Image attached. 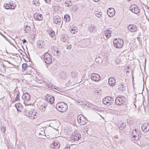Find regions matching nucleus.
<instances>
[{
  "instance_id": "obj_1",
  "label": "nucleus",
  "mask_w": 149,
  "mask_h": 149,
  "mask_svg": "<svg viewBox=\"0 0 149 149\" xmlns=\"http://www.w3.org/2000/svg\"><path fill=\"white\" fill-rule=\"evenodd\" d=\"M56 108L58 111L63 113L67 111L68 109V106L65 102H60L56 104Z\"/></svg>"
},
{
  "instance_id": "obj_2",
  "label": "nucleus",
  "mask_w": 149,
  "mask_h": 149,
  "mask_svg": "<svg viewBox=\"0 0 149 149\" xmlns=\"http://www.w3.org/2000/svg\"><path fill=\"white\" fill-rule=\"evenodd\" d=\"M124 42L122 39L114 38L113 43L114 46L116 48H121L123 46Z\"/></svg>"
},
{
  "instance_id": "obj_3",
  "label": "nucleus",
  "mask_w": 149,
  "mask_h": 149,
  "mask_svg": "<svg viewBox=\"0 0 149 149\" xmlns=\"http://www.w3.org/2000/svg\"><path fill=\"white\" fill-rule=\"evenodd\" d=\"M77 119L79 123L82 125H86L88 121L86 118L82 114L78 115Z\"/></svg>"
},
{
  "instance_id": "obj_4",
  "label": "nucleus",
  "mask_w": 149,
  "mask_h": 149,
  "mask_svg": "<svg viewBox=\"0 0 149 149\" xmlns=\"http://www.w3.org/2000/svg\"><path fill=\"white\" fill-rule=\"evenodd\" d=\"M140 132L136 129H134L132 133V135L133 136L132 138H134V140L137 141L141 137Z\"/></svg>"
},
{
  "instance_id": "obj_5",
  "label": "nucleus",
  "mask_w": 149,
  "mask_h": 149,
  "mask_svg": "<svg viewBox=\"0 0 149 149\" xmlns=\"http://www.w3.org/2000/svg\"><path fill=\"white\" fill-rule=\"evenodd\" d=\"M81 136L80 134L78 132H75L70 137V139L74 141H77L81 138Z\"/></svg>"
},
{
  "instance_id": "obj_6",
  "label": "nucleus",
  "mask_w": 149,
  "mask_h": 149,
  "mask_svg": "<svg viewBox=\"0 0 149 149\" xmlns=\"http://www.w3.org/2000/svg\"><path fill=\"white\" fill-rule=\"evenodd\" d=\"M44 58L45 63L47 64L51 63V56L48 52H46L44 55Z\"/></svg>"
},
{
  "instance_id": "obj_7",
  "label": "nucleus",
  "mask_w": 149,
  "mask_h": 149,
  "mask_svg": "<svg viewBox=\"0 0 149 149\" xmlns=\"http://www.w3.org/2000/svg\"><path fill=\"white\" fill-rule=\"evenodd\" d=\"M125 102V98L123 96L116 97L115 100V103L116 104L120 105L123 104Z\"/></svg>"
},
{
  "instance_id": "obj_8",
  "label": "nucleus",
  "mask_w": 149,
  "mask_h": 149,
  "mask_svg": "<svg viewBox=\"0 0 149 149\" xmlns=\"http://www.w3.org/2000/svg\"><path fill=\"white\" fill-rule=\"evenodd\" d=\"M127 28L128 31L132 33L136 32L137 30V26L134 24H130L129 25Z\"/></svg>"
},
{
  "instance_id": "obj_9",
  "label": "nucleus",
  "mask_w": 149,
  "mask_h": 149,
  "mask_svg": "<svg viewBox=\"0 0 149 149\" xmlns=\"http://www.w3.org/2000/svg\"><path fill=\"white\" fill-rule=\"evenodd\" d=\"M91 77L92 80L95 81H98L100 79V75L97 73H92L91 75Z\"/></svg>"
},
{
  "instance_id": "obj_10",
  "label": "nucleus",
  "mask_w": 149,
  "mask_h": 149,
  "mask_svg": "<svg viewBox=\"0 0 149 149\" xmlns=\"http://www.w3.org/2000/svg\"><path fill=\"white\" fill-rule=\"evenodd\" d=\"M46 102H48L50 104H52L54 102V97L51 95H49L47 94L45 97Z\"/></svg>"
},
{
  "instance_id": "obj_11",
  "label": "nucleus",
  "mask_w": 149,
  "mask_h": 149,
  "mask_svg": "<svg viewBox=\"0 0 149 149\" xmlns=\"http://www.w3.org/2000/svg\"><path fill=\"white\" fill-rule=\"evenodd\" d=\"M3 6L4 8L6 9H15V6L14 5L13 3H4L3 5Z\"/></svg>"
},
{
  "instance_id": "obj_12",
  "label": "nucleus",
  "mask_w": 149,
  "mask_h": 149,
  "mask_svg": "<svg viewBox=\"0 0 149 149\" xmlns=\"http://www.w3.org/2000/svg\"><path fill=\"white\" fill-rule=\"evenodd\" d=\"M130 10L135 14H137L139 13V10L138 6L136 5H133L130 8Z\"/></svg>"
},
{
  "instance_id": "obj_13",
  "label": "nucleus",
  "mask_w": 149,
  "mask_h": 149,
  "mask_svg": "<svg viewBox=\"0 0 149 149\" xmlns=\"http://www.w3.org/2000/svg\"><path fill=\"white\" fill-rule=\"evenodd\" d=\"M53 21L54 22L58 25H60L61 23V25L62 24V19L61 18L58 16H55L53 19Z\"/></svg>"
},
{
  "instance_id": "obj_14",
  "label": "nucleus",
  "mask_w": 149,
  "mask_h": 149,
  "mask_svg": "<svg viewBox=\"0 0 149 149\" xmlns=\"http://www.w3.org/2000/svg\"><path fill=\"white\" fill-rule=\"evenodd\" d=\"M107 13L109 17H113L115 14V10L113 8H109L107 10Z\"/></svg>"
},
{
  "instance_id": "obj_15",
  "label": "nucleus",
  "mask_w": 149,
  "mask_h": 149,
  "mask_svg": "<svg viewBox=\"0 0 149 149\" xmlns=\"http://www.w3.org/2000/svg\"><path fill=\"white\" fill-rule=\"evenodd\" d=\"M60 145L58 141L53 142L50 145L51 149H58Z\"/></svg>"
},
{
  "instance_id": "obj_16",
  "label": "nucleus",
  "mask_w": 149,
  "mask_h": 149,
  "mask_svg": "<svg viewBox=\"0 0 149 149\" xmlns=\"http://www.w3.org/2000/svg\"><path fill=\"white\" fill-rule=\"evenodd\" d=\"M22 98L23 100L26 102L30 100L31 96L29 93H26L23 95Z\"/></svg>"
},
{
  "instance_id": "obj_17",
  "label": "nucleus",
  "mask_w": 149,
  "mask_h": 149,
  "mask_svg": "<svg viewBox=\"0 0 149 149\" xmlns=\"http://www.w3.org/2000/svg\"><path fill=\"white\" fill-rule=\"evenodd\" d=\"M141 127L143 131L147 132L149 130V124L144 123L141 125Z\"/></svg>"
},
{
  "instance_id": "obj_18",
  "label": "nucleus",
  "mask_w": 149,
  "mask_h": 149,
  "mask_svg": "<svg viewBox=\"0 0 149 149\" xmlns=\"http://www.w3.org/2000/svg\"><path fill=\"white\" fill-rule=\"evenodd\" d=\"M48 105V102H45L40 106L39 109L42 112H44L46 109Z\"/></svg>"
},
{
  "instance_id": "obj_19",
  "label": "nucleus",
  "mask_w": 149,
  "mask_h": 149,
  "mask_svg": "<svg viewBox=\"0 0 149 149\" xmlns=\"http://www.w3.org/2000/svg\"><path fill=\"white\" fill-rule=\"evenodd\" d=\"M34 17L36 20L40 21L42 19L43 16L42 14L36 13L34 15Z\"/></svg>"
},
{
  "instance_id": "obj_20",
  "label": "nucleus",
  "mask_w": 149,
  "mask_h": 149,
  "mask_svg": "<svg viewBox=\"0 0 149 149\" xmlns=\"http://www.w3.org/2000/svg\"><path fill=\"white\" fill-rule=\"evenodd\" d=\"M14 95H16V96L15 98H13V102H14L15 101H19V92L17 91H14Z\"/></svg>"
},
{
  "instance_id": "obj_21",
  "label": "nucleus",
  "mask_w": 149,
  "mask_h": 149,
  "mask_svg": "<svg viewBox=\"0 0 149 149\" xmlns=\"http://www.w3.org/2000/svg\"><path fill=\"white\" fill-rule=\"evenodd\" d=\"M70 31L71 32L73 33H75L77 32V28L74 27L73 25L71 26L69 29Z\"/></svg>"
},
{
  "instance_id": "obj_22",
  "label": "nucleus",
  "mask_w": 149,
  "mask_h": 149,
  "mask_svg": "<svg viewBox=\"0 0 149 149\" xmlns=\"http://www.w3.org/2000/svg\"><path fill=\"white\" fill-rule=\"evenodd\" d=\"M15 107L17 109V110L19 111H21L23 107L22 105L19 103L15 104Z\"/></svg>"
},
{
  "instance_id": "obj_23",
  "label": "nucleus",
  "mask_w": 149,
  "mask_h": 149,
  "mask_svg": "<svg viewBox=\"0 0 149 149\" xmlns=\"http://www.w3.org/2000/svg\"><path fill=\"white\" fill-rule=\"evenodd\" d=\"M116 80L113 78H110L109 79V84L111 86H113L115 84Z\"/></svg>"
},
{
  "instance_id": "obj_24",
  "label": "nucleus",
  "mask_w": 149,
  "mask_h": 149,
  "mask_svg": "<svg viewBox=\"0 0 149 149\" xmlns=\"http://www.w3.org/2000/svg\"><path fill=\"white\" fill-rule=\"evenodd\" d=\"M102 102L104 104L107 105H109L111 104L112 103H113V101H111V102L107 101V98H104L103 99Z\"/></svg>"
},
{
  "instance_id": "obj_25",
  "label": "nucleus",
  "mask_w": 149,
  "mask_h": 149,
  "mask_svg": "<svg viewBox=\"0 0 149 149\" xmlns=\"http://www.w3.org/2000/svg\"><path fill=\"white\" fill-rule=\"evenodd\" d=\"M125 86H124L123 84H121L118 85V89L121 92H123L125 90Z\"/></svg>"
},
{
  "instance_id": "obj_26",
  "label": "nucleus",
  "mask_w": 149,
  "mask_h": 149,
  "mask_svg": "<svg viewBox=\"0 0 149 149\" xmlns=\"http://www.w3.org/2000/svg\"><path fill=\"white\" fill-rule=\"evenodd\" d=\"M38 46L39 47V48H42L44 47L43 46L45 45V43L43 42L42 41H38L37 43Z\"/></svg>"
},
{
  "instance_id": "obj_27",
  "label": "nucleus",
  "mask_w": 149,
  "mask_h": 149,
  "mask_svg": "<svg viewBox=\"0 0 149 149\" xmlns=\"http://www.w3.org/2000/svg\"><path fill=\"white\" fill-rule=\"evenodd\" d=\"M111 31L109 30H108L105 31L104 34L107 38H109V36H111Z\"/></svg>"
},
{
  "instance_id": "obj_28",
  "label": "nucleus",
  "mask_w": 149,
  "mask_h": 149,
  "mask_svg": "<svg viewBox=\"0 0 149 149\" xmlns=\"http://www.w3.org/2000/svg\"><path fill=\"white\" fill-rule=\"evenodd\" d=\"M126 126L125 124L123 123H122L120 124L119 123L118 124V126L119 127V129L121 130H124Z\"/></svg>"
},
{
  "instance_id": "obj_29",
  "label": "nucleus",
  "mask_w": 149,
  "mask_h": 149,
  "mask_svg": "<svg viewBox=\"0 0 149 149\" xmlns=\"http://www.w3.org/2000/svg\"><path fill=\"white\" fill-rule=\"evenodd\" d=\"M30 30V27L28 25H26L24 27V30L25 33H29Z\"/></svg>"
},
{
  "instance_id": "obj_30",
  "label": "nucleus",
  "mask_w": 149,
  "mask_h": 149,
  "mask_svg": "<svg viewBox=\"0 0 149 149\" xmlns=\"http://www.w3.org/2000/svg\"><path fill=\"white\" fill-rule=\"evenodd\" d=\"M95 15L98 17H101L102 16V13L101 12L98 11H95Z\"/></svg>"
},
{
  "instance_id": "obj_31",
  "label": "nucleus",
  "mask_w": 149,
  "mask_h": 149,
  "mask_svg": "<svg viewBox=\"0 0 149 149\" xmlns=\"http://www.w3.org/2000/svg\"><path fill=\"white\" fill-rule=\"evenodd\" d=\"M64 20L66 22H69L70 20V17L68 15H65L64 17Z\"/></svg>"
},
{
  "instance_id": "obj_32",
  "label": "nucleus",
  "mask_w": 149,
  "mask_h": 149,
  "mask_svg": "<svg viewBox=\"0 0 149 149\" xmlns=\"http://www.w3.org/2000/svg\"><path fill=\"white\" fill-rule=\"evenodd\" d=\"M5 67L3 64V63L2 62H0V70H5Z\"/></svg>"
},
{
  "instance_id": "obj_33",
  "label": "nucleus",
  "mask_w": 149,
  "mask_h": 149,
  "mask_svg": "<svg viewBox=\"0 0 149 149\" xmlns=\"http://www.w3.org/2000/svg\"><path fill=\"white\" fill-rule=\"evenodd\" d=\"M94 29V27L92 25H90L89 26H88V30L91 33H92L93 32Z\"/></svg>"
},
{
  "instance_id": "obj_34",
  "label": "nucleus",
  "mask_w": 149,
  "mask_h": 149,
  "mask_svg": "<svg viewBox=\"0 0 149 149\" xmlns=\"http://www.w3.org/2000/svg\"><path fill=\"white\" fill-rule=\"evenodd\" d=\"M65 6L67 7L70 6L72 4V2L70 1H68L65 3Z\"/></svg>"
},
{
  "instance_id": "obj_35",
  "label": "nucleus",
  "mask_w": 149,
  "mask_h": 149,
  "mask_svg": "<svg viewBox=\"0 0 149 149\" xmlns=\"http://www.w3.org/2000/svg\"><path fill=\"white\" fill-rule=\"evenodd\" d=\"M101 93V90L98 89L95 90L94 91V94L95 95H99Z\"/></svg>"
},
{
  "instance_id": "obj_36",
  "label": "nucleus",
  "mask_w": 149,
  "mask_h": 149,
  "mask_svg": "<svg viewBox=\"0 0 149 149\" xmlns=\"http://www.w3.org/2000/svg\"><path fill=\"white\" fill-rule=\"evenodd\" d=\"M67 75L66 73L64 72H62L61 75V77L63 79H65L67 77Z\"/></svg>"
},
{
  "instance_id": "obj_37",
  "label": "nucleus",
  "mask_w": 149,
  "mask_h": 149,
  "mask_svg": "<svg viewBox=\"0 0 149 149\" xmlns=\"http://www.w3.org/2000/svg\"><path fill=\"white\" fill-rule=\"evenodd\" d=\"M104 98H107V101H109L110 102H111V101H113V102L114 101L113 98L112 97H111L110 96H107L106 97H104Z\"/></svg>"
},
{
  "instance_id": "obj_38",
  "label": "nucleus",
  "mask_w": 149,
  "mask_h": 149,
  "mask_svg": "<svg viewBox=\"0 0 149 149\" xmlns=\"http://www.w3.org/2000/svg\"><path fill=\"white\" fill-rule=\"evenodd\" d=\"M71 75L72 77L75 78L77 75V73L76 72H71Z\"/></svg>"
},
{
  "instance_id": "obj_39",
  "label": "nucleus",
  "mask_w": 149,
  "mask_h": 149,
  "mask_svg": "<svg viewBox=\"0 0 149 149\" xmlns=\"http://www.w3.org/2000/svg\"><path fill=\"white\" fill-rule=\"evenodd\" d=\"M49 88L50 89H53L54 88V86H52V84L51 83H48L47 84V86H46V88Z\"/></svg>"
},
{
  "instance_id": "obj_40",
  "label": "nucleus",
  "mask_w": 149,
  "mask_h": 149,
  "mask_svg": "<svg viewBox=\"0 0 149 149\" xmlns=\"http://www.w3.org/2000/svg\"><path fill=\"white\" fill-rule=\"evenodd\" d=\"M22 70L24 71L27 67V65L26 63H24L22 64Z\"/></svg>"
},
{
  "instance_id": "obj_41",
  "label": "nucleus",
  "mask_w": 149,
  "mask_h": 149,
  "mask_svg": "<svg viewBox=\"0 0 149 149\" xmlns=\"http://www.w3.org/2000/svg\"><path fill=\"white\" fill-rule=\"evenodd\" d=\"M6 127H1V130L2 133L4 134L5 132Z\"/></svg>"
},
{
  "instance_id": "obj_42",
  "label": "nucleus",
  "mask_w": 149,
  "mask_h": 149,
  "mask_svg": "<svg viewBox=\"0 0 149 149\" xmlns=\"http://www.w3.org/2000/svg\"><path fill=\"white\" fill-rule=\"evenodd\" d=\"M127 123L128 124H132L133 123L132 118H129L127 119Z\"/></svg>"
},
{
  "instance_id": "obj_43",
  "label": "nucleus",
  "mask_w": 149,
  "mask_h": 149,
  "mask_svg": "<svg viewBox=\"0 0 149 149\" xmlns=\"http://www.w3.org/2000/svg\"><path fill=\"white\" fill-rule=\"evenodd\" d=\"M55 52H56V55L58 56L60 55L61 53V51L58 49L57 50L54 49Z\"/></svg>"
},
{
  "instance_id": "obj_44",
  "label": "nucleus",
  "mask_w": 149,
  "mask_h": 149,
  "mask_svg": "<svg viewBox=\"0 0 149 149\" xmlns=\"http://www.w3.org/2000/svg\"><path fill=\"white\" fill-rule=\"evenodd\" d=\"M93 109L99 112L101 111V108H100L98 107L97 106H95V107L93 108Z\"/></svg>"
},
{
  "instance_id": "obj_45",
  "label": "nucleus",
  "mask_w": 149,
  "mask_h": 149,
  "mask_svg": "<svg viewBox=\"0 0 149 149\" xmlns=\"http://www.w3.org/2000/svg\"><path fill=\"white\" fill-rule=\"evenodd\" d=\"M35 113H33V112H30L29 113V114L31 115V116H33V118H35V117L36 116V114H35Z\"/></svg>"
},
{
  "instance_id": "obj_46",
  "label": "nucleus",
  "mask_w": 149,
  "mask_h": 149,
  "mask_svg": "<svg viewBox=\"0 0 149 149\" xmlns=\"http://www.w3.org/2000/svg\"><path fill=\"white\" fill-rule=\"evenodd\" d=\"M88 129L87 128H83V129L82 130V131L85 134H86V133H88Z\"/></svg>"
},
{
  "instance_id": "obj_47",
  "label": "nucleus",
  "mask_w": 149,
  "mask_h": 149,
  "mask_svg": "<svg viewBox=\"0 0 149 149\" xmlns=\"http://www.w3.org/2000/svg\"><path fill=\"white\" fill-rule=\"evenodd\" d=\"M0 34L3 36L7 41L10 42V40L2 33H0Z\"/></svg>"
},
{
  "instance_id": "obj_48",
  "label": "nucleus",
  "mask_w": 149,
  "mask_h": 149,
  "mask_svg": "<svg viewBox=\"0 0 149 149\" xmlns=\"http://www.w3.org/2000/svg\"><path fill=\"white\" fill-rule=\"evenodd\" d=\"M65 47L67 49L70 50L72 48V45H67L65 46Z\"/></svg>"
},
{
  "instance_id": "obj_49",
  "label": "nucleus",
  "mask_w": 149,
  "mask_h": 149,
  "mask_svg": "<svg viewBox=\"0 0 149 149\" xmlns=\"http://www.w3.org/2000/svg\"><path fill=\"white\" fill-rule=\"evenodd\" d=\"M66 40V39L65 38V36H63L62 38L61 39V41H62L63 42H65Z\"/></svg>"
},
{
  "instance_id": "obj_50",
  "label": "nucleus",
  "mask_w": 149,
  "mask_h": 149,
  "mask_svg": "<svg viewBox=\"0 0 149 149\" xmlns=\"http://www.w3.org/2000/svg\"><path fill=\"white\" fill-rule=\"evenodd\" d=\"M70 146L69 145L67 144L66 145L65 148L64 149H70Z\"/></svg>"
},
{
  "instance_id": "obj_51",
  "label": "nucleus",
  "mask_w": 149,
  "mask_h": 149,
  "mask_svg": "<svg viewBox=\"0 0 149 149\" xmlns=\"http://www.w3.org/2000/svg\"><path fill=\"white\" fill-rule=\"evenodd\" d=\"M52 35H51V36L52 37H53L54 36L55 33L54 31H52Z\"/></svg>"
},
{
  "instance_id": "obj_52",
  "label": "nucleus",
  "mask_w": 149,
  "mask_h": 149,
  "mask_svg": "<svg viewBox=\"0 0 149 149\" xmlns=\"http://www.w3.org/2000/svg\"><path fill=\"white\" fill-rule=\"evenodd\" d=\"M45 2L47 3H50V2L51 1V0H44Z\"/></svg>"
},
{
  "instance_id": "obj_53",
  "label": "nucleus",
  "mask_w": 149,
  "mask_h": 149,
  "mask_svg": "<svg viewBox=\"0 0 149 149\" xmlns=\"http://www.w3.org/2000/svg\"><path fill=\"white\" fill-rule=\"evenodd\" d=\"M74 116V114L72 113H70L68 114V116L70 117H72Z\"/></svg>"
},
{
  "instance_id": "obj_54",
  "label": "nucleus",
  "mask_w": 149,
  "mask_h": 149,
  "mask_svg": "<svg viewBox=\"0 0 149 149\" xmlns=\"http://www.w3.org/2000/svg\"><path fill=\"white\" fill-rule=\"evenodd\" d=\"M43 84L46 86H47V84H48V83L46 81H43Z\"/></svg>"
},
{
  "instance_id": "obj_55",
  "label": "nucleus",
  "mask_w": 149,
  "mask_h": 149,
  "mask_svg": "<svg viewBox=\"0 0 149 149\" xmlns=\"http://www.w3.org/2000/svg\"><path fill=\"white\" fill-rule=\"evenodd\" d=\"M52 31H53V30L52 29L50 31H49L48 32L50 36L52 35Z\"/></svg>"
},
{
  "instance_id": "obj_56",
  "label": "nucleus",
  "mask_w": 149,
  "mask_h": 149,
  "mask_svg": "<svg viewBox=\"0 0 149 149\" xmlns=\"http://www.w3.org/2000/svg\"><path fill=\"white\" fill-rule=\"evenodd\" d=\"M22 41H23V44H24V43H25L26 42V40L25 39H24L23 40H22Z\"/></svg>"
},
{
  "instance_id": "obj_57",
  "label": "nucleus",
  "mask_w": 149,
  "mask_h": 149,
  "mask_svg": "<svg viewBox=\"0 0 149 149\" xmlns=\"http://www.w3.org/2000/svg\"><path fill=\"white\" fill-rule=\"evenodd\" d=\"M45 130L44 131H41V133L42 134H43L44 135V134L45 135Z\"/></svg>"
},
{
  "instance_id": "obj_58",
  "label": "nucleus",
  "mask_w": 149,
  "mask_h": 149,
  "mask_svg": "<svg viewBox=\"0 0 149 149\" xmlns=\"http://www.w3.org/2000/svg\"><path fill=\"white\" fill-rule=\"evenodd\" d=\"M4 61L8 62L9 64H12L10 61H8L4 60Z\"/></svg>"
},
{
  "instance_id": "obj_59",
  "label": "nucleus",
  "mask_w": 149,
  "mask_h": 149,
  "mask_svg": "<svg viewBox=\"0 0 149 149\" xmlns=\"http://www.w3.org/2000/svg\"><path fill=\"white\" fill-rule=\"evenodd\" d=\"M95 2H97L99 1L100 0H93Z\"/></svg>"
},
{
  "instance_id": "obj_60",
  "label": "nucleus",
  "mask_w": 149,
  "mask_h": 149,
  "mask_svg": "<svg viewBox=\"0 0 149 149\" xmlns=\"http://www.w3.org/2000/svg\"><path fill=\"white\" fill-rule=\"evenodd\" d=\"M99 61H100L98 62L99 63H101L102 62V59H101L100 60H99Z\"/></svg>"
},
{
  "instance_id": "obj_61",
  "label": "nucleus",
  "mask_w": 149,
  "mask_h": 149,
  "mask_svg": "<svg viewBox=\"0 0 149 149\" xmlns=\"http://www.w3.org/2000/svg\"><path fill=\"white\" fill-rule=\"evenodd\" d=\"M35 1H34V2H35ZM33 5H35L36 6H37V5L36 4V3H35V2H33Z\"/></svg>"
},
{
  "instance_id": "obj_62",
  "label": "nucleus",
  "mask_w": 149,
  "mask_h": 149,
  "mask_svg": "<svg viewBox=\"0 0 149 149\" xmlns=\"http://www.w3.org/2000/svg\"><path fill=\"white\" fill-rule=\"evenodd\" d=\"M39 134H40V135H44V134H42L41 133V132H40V133H39Z\"/></svg>"
},
{
  "instance_id": "obj_63",
  "label": "nucleus",
  "mask_w": 149,
  "mask_h": 149,
  "mask_svg": "<svg viewBox=\"0 0 149 149\" xmlns=\"http://www.w3.org/2000/svg\"><path fill=\"white\" fill-rule=\"evenodd\" d=\"M134 104L135 106V107L136 108V105H135V103H134Z\"/></svg>"
},
{
  "instance_id": "obj_64",
  "label": "nucleus",
  "mask_w": 149,
  "mask_h": 149,
  "mask_svg": "<svg viewBox=\"0 0 149 149\" xmlns=\"http://www.w3.org/2000/svg\"><path fill=\"white\" fill-rule=\"evenodd\" d=\"M91 104V103L90 104H89V105H90L89 107H90Z\"/></svg>"
}]
</instances>
